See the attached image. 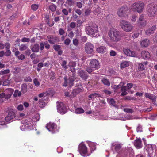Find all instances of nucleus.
<instances>
[{
	"instance_id": "obj_22",
	"label": "nucleus",
	"mask_w": 157,
	"mask_h": 157,
	"mask_svg": "<svg viewBox=\"0 0 157 157\" xmlns=\"http://www.w3.org/2000/svg\"><path fill=\"white\" fill-rule=\"evenodd\" d=\"M31 49L33 52H37L40 49V46L38 44H36L31 46Z\"/></svg>"
},
{
	"instance_id": "obj_36",
	"label": "nucleus",
	"mask_w": 157,
	"mask_h": 157,
	"mask_svg": "<svg viewBox=\"0 0 157 157\" xmlns=\"http://www.w3.org/2000/svg\"><path fill=\"white\" fill-rule=\"evenodd\" d=\"M152 100V103L155 105L157 106V97L154 95L153 98L151 100Z\"/></svg>"
},
{
	"instance_id": "obj_23",
	"label": "nucleus",
	"mask_w": 157,
	"mask_h": 157,
	"mask_svg": "<svg viewBox=\"0 0 157 157\" xmlns=\"http://www.w3.org/2000/svg\"><path fill=\"white\" fill-rule=\"evenodd\" d=\"M134 145L138 148H141L142 147L141 140L140 139H139L136 140L134 143Z\"/></svg>"
},
{
	"instance_id": "obj_52",
	"label": "nucleus",
	"mask_w": 157,
	"mask_h": 157,
	"mask_svg": "<svg viewBox=\"0 0 157 157\" xmlns=\"http://www.w3.org/2000/svg\"><path fill=\"white\" fill-rule=\"evenodd\" d=\"M117 54L116 52L114 51L111 50L110 52V55L112 56H114Z\"/></svg>"
},
{
	"instance_id": "obj_2",
	"label": "nucleus",
	"mask_w": 157,
	"mask_h": 157,
	"mask_svg": "<svg viewBox=\"0 0 157 157\" xmlns=\"http://www.w3.org/2000/svg\"><path fill=\"white\" fill-rule=\"evenodd\" d=\"M75 73H69V77L65 76L64 78V81L63 86L65 87L69 85V86H73L74 82L75 79Z\"/></svg>"
},
{
	"instance_id": "obj_43",
	"label": "nucleus",
	"mask_w": 157,
	"mask_h": 157,
	"mask_svg": "<svg viewBox=\"0 0 157 157\" xmlns=\"http://www.w3.org/2000/svg\"><path fill=\"white\" fill-rule=\"evenodd\" d=\"M154 95L153 94H150L149 93H145V96L146 97L148 98L149 99L151 100Z\"/></svg>"
},
{
	"instance_id": "obj_64",
	"label": "nucleus",
	"mask_w": 157,
	"mask_h": 157,
	"mask_svg": "<svg viewBox=\"0 0 157 157\" xmlns=\"http://www.w3.org/2000/svg\"><path fill=\"white\" fill-rule=\"evenodd\" d=\"M76 6L79 8H81L82 7V4L80 2H77L76 4Z\"/></svg>"
},
{
	"instance_id": "obj_29",
	"label": "nucleus",
	"mask_w": 157,
	"mask_h": 157,
	"mask_svg": "<svg viewBox=\"0 0 157 157\" xmlns=\"http://www.w3.org/2000/svg\"><path fill=\"white\" fill-rule=\"evenodd\" d=\"M102 82L105 85L107 86L110 85V83L109 81L107 78H103L101 80Z\"/></svg>"
},
{
	"instance_id": "obj_60",
	"label": "nucleus",
	"mask_w": 157,
	"mask_h": 157,
	"mask_svg": "<svg viewBox=\"0 0 157 157\" xmlns=\"http://www.w3.org/2000/svg\"><path fill=\"white\" fill-rule=\"evenodd\" d=\"M31 51L29 49H27L25 52V54L26 56H29V55L31 54Z\"/></svg>"
},
{
	"instance_id": "obj_9",
	"label": "nucleus",
	"mask_w": 157,
	"mask_h": 157,
	"mask_svg": "<svg viewBox=\"0 0 157 157\" xmlns=\"http://www.w3.org/2000/svg\"><path fill=\"white\" fill-rule=\"evenodd\" d=\"M128 11V9L127 7H122L119 10L117 13L120 17H125L127 15Z\"/></svg>"
},
{
	"instance_id": "obj_24",
	"label": "nucleus",
	"mask_w": 157,
	"mask_h": 157,
	"mask_svg": "<svg viewBox=\"0 0 157 157\" xmlns=\"http://www.w3.org/2000/svg\"><path fill=\"white\" fill-rule=\"evenodd\" d=\"M100 96V94L95 93L90 94L88 96V97L89 98H90V99H89V100H93L95 98H96L97 97H99Z\"/></svg>"
},
{
	"instance_id": "obj_1",
	"label": "nucleus",
	"mask_w": 157,
	"mask_h": 157,
	"mask_svg": "<svg viewBox=\"0 0 157 157\" xmlns=\"http://www.w3.org/2000/svg\"><path fill=\"white\" fill-rule=\"evenodd\" d=\"M108 34L109 36L110 37L111 41L115 43L120 41L121 37L124 36L121 32L116 29H114L112 31H109Z\"/></svg>"
},
{
	"instance_id": "obj_38",
	"label": "nucleus",
	"mask_w": 157,
	"mask_h": 157,
	"mask_svg": "<svg viewBox=\"0 0 157 157\" xmlns=\"http://www.w3.org/2000/svg\"><path fill=\"white\" fill-rule=\"evenodd\" d=\"M84 110L82 108H78L75 110V113L77 114L82 113H84Z\"/></svg>"
},
{
	"instance_id": "obj_39",
	"label": "nucleus",
	"mask_w": 157,
	"mask_h": 157,
	"mask_svg": "<svg viewBox=\"0 0 157 157\" xmlns=\"http://www.w3.org/2000/svg\"><path fill=\"white\" fill-rule=\"evenodd\" d=\"M10 71L9 69H6L4 70H2L0 71V74L1 75H3L9 73Z\"/></svg>"
},
{
	"instance_id": "obj_14",
	"label": "nucleus",
	"mask_w": 157,
	"mask_h": 157,
	"mask_svg": "<svg viewBox=\"0 0 157 157\" xmlns=\"http://www.w3.org/2000/svg\"><path fill=\"white\" fill-rule=\"evenodd\" d=\"M78 74L79 76L84 80L86 81L89 77L87 72L84 70L78 71Z\"/></svg>"
},
{
	"instance_id": "obj_48",
	"label": "nucleus",
	"mask_w": 157,
	"mask_h": 157,
	"mask_svg": "<svg viewBox=\"0 0 157 157\" xmlns=\"http://www.w3.org/2000/svg\"><path fill=\"white\" fill-rule=\"evenodd\" d=\"M33 81L36 86L38 87L39 86L40 84V82L38 81V79L37 78H34Z\"/></svg>"
},
{
	"instance_id": "obj_35",
	"label": "nucleus",
	"mask_w": 157,
	"mask_h": 157,
	"mask_svg": "<svg viewBox=\"0 0 157 157\" xmlns=\"http://www.w3.org/2000/svg\"><path fill=\"white\" fill-rule=\"evenodd\" d=\"M29 122L28 123L27 122H25L23 124V125L21 126L22 127H24V128L25 129H28L30 128V127L31 126V125H30V124H29Z\"/></svg>"
},
{
	"instance_id": "obj_40",
	"label": "nucleus",
	"mask_w": 157,
	"mask_h": 157,
	"mask_svg": "<svg viewBox=\"0 0 157 157\" xmlns=\"http://www.w3.org/2000/svg\"><path fill=\"white\" fill-rule=\"evenodd\" d=\"M115 149L117 152L119 151L121 148V146L120 144H115Z\"/></svg>"
},
{
	"instance_id": "obj_42",
	"label": "nucleus",
	"mask_w": 157,
	"mask_h": 157,
	"mask_svg": "<svg viewBox=\"0 0 157 157\" xmlns=\"http://www.w3.org/2000/svg\"><path fill=\"white\" fill-rule=\"evenodd\" d=\"M78 94L77 93L75 90L74 89L72 91L71 94L70 95V96H71V98H73L74 97H75Z\"/></svg>"
},
{
	"instance_id": "obj_63",
	"label": "nucleus",
	"mask_w": 157,
	"mask_h": 157,
	"mask_svg": "<svg viewBox=\"0 0 157 157\" xmlns=\"http://www.w3.org/2000/svg\"><path fill=\"white\" fill-rule=\"evenodd\" d=\"M62 12L65 15H68V12L67 10L66 9H63L62 10Z\"/></svg>"
},
{
	"instance_id": "obj_45",
	"label": "nucleus",
	"mask_w": 157,
	"mask_h": 157,
	"mask_svg": "<svg viewBox=\"0 0 157 157\" xmlns=\"http://www.w3.org/2000/svg\"><path fill=\"white\" fill-rule=\"evenodd\" d=\"M53 47L55 50L58 51L60 50L61 46L60 45L55 44L53 45Z\"/></svg>"
},
{
	"instance_id": "obj_55",
	"label": "nucleus",
	"mask_w": 157,
	"mask_h": 157,
	"mask_svg": "<svg viewBox=\"0 0 157 157\" xmlns=\"http://www.w3.org/2000/svg\"><path fill=\"white\" fill-rule=\"evenodd\" d=\"M139 24L142 26H144L146 25V22L145 20H143L141 21H138Z\"/></svg>"
},
{
	"instance_id": "obj_41",
	"label": "nucleus",
	"mask_w": 157,
	"mask_h": 157,
	"mask_svg": "<svg viewBox=\"0 0 157 157\" xmlns=\"http://www.w3.org/2000/svg\"><path fill=\"white\" fill-rule=\"evenodd\" d=\"M138 68L140 71H142L144 69V67L143 64L139 63L138 65Z\"/></svg>"
},
{
	"instance_id": "obj_32",
	"label": "nucleus",
	"mask_w": 157,
	"mask_h": 157,
	"mask_svg": "<svg viewBox=\"0 0 157 157\" xmlns=\"http://www.w3.org/2000/svg\"><path fill=\"white\" fill-rule=\"evenodd\" d=\"M116 102L113 99L111 98L109 100V103L112 106H113L115 107H117V105L116 104Z\"/></svg>"
},
{
	"instance_id": "obj_19",
	"label": "nucleus",
	"mask_w": 157,
	"mask_h": 157,
	"mask_svg": "<svg viewBox=\"0 0 157 157\" xmlns=\"http://www.w3.org/2000/svg\"><path fill=\"white\" fill-rule=\"evenodd\" d=\"M142 57L144 59H147L150 58V55L149 52L146 51H143L141 52Z\"/></svg>"
},
{
	"instance_id": "obj_53",
	"label": "nucleus",
	"mask_w": 157,
	"mask_h": 157,
	"mask_svg": "<svg viewBox=\"0 0 157 157\" xmlns=\"http://www.w3.org/2000/svg\"><path fill=\"white\" fill-rule=\"evenodd\" d=\"M25 56L23 54H21L20 56H18V59L19 60H22L25 59Z\"/></svg>"
},
{
	"instance_id": "obj_7",
	"label": "nucleus",
	"mask_w": 157,
	"mask_h": 157,
	"mask_svg": "<svg viewBox=\"0 0 157 157\" xmlns=\"http://www.w3.org/2000/svg\"><path fill=\"white\" fill-rule=\"evenodd\" d=\"M15 117V111L13 109H10L8 112V115L5 117V120L6 121L9 122L11 120L13 121Z\"/></svg>"
},
{
	"instance_id": "obj_8",
	"label": "nucleus",
	"mask_w": 157,
	"mask_h": 157,
	"mask_svg": "<svg viewBox=\"0 0 157 157\" xmlns=\"http://www.w3.org/2000/svg\"><path fill=\"white\" fill-rule=\"evenodd\" d=\"M57 109L58 112L61 114H65L66 112V107L63 103L57 102Z\"/></svg>"
},
{
	"instance_id": "obj_27",
	"label": "nucleus",
	"mask_w": 157,
	"mask_h": 157,
	"mask_svg": "<svg viewBox=\"0 0 157 157\" xmlns=\"http://www.w3.org/2000/svg\"><path fill=\"white\" fill-rule=\"evenodd\" d=\"M106 50L105 47L104 46H101L98 48L96 49V51L98 53L104 52Z\"/></svg>"
},
{
	"instance_id": "obj_49",
	"label": "nucleus",
	"mask_w": 157,
	"mask_h": 157,
	"mask_svg": "<svg viewBox=\"0 0 157 157\" xmlns=\"http://www.w3.org/2000/svg\"><path fill=\"white\" fill-rule=\"evenodd\" d=\"M38 6L36 4H33L31 6V8L34 11H36L38 8Z\"/></svg>"
},
{
	"instance_id": "obj_61",
	"label": "nucleus",
	"mask_w": 157,
	"mask_h": 157,
	"mask_svg": "<svg viewBox=\"0 0 157 157\" xmlns=\"http://www.w3.org/2000/svg\"><path fill=\"white\" fill-rule=\"evenodd\" d=\"M70 71L72 72V73H75V74L76 69L75 68L70 66Z\"/></svg>"
},
{
	"instance_id": "obj_59",
	"label": "nucleus",
	"mask_w": 157,
	"mask_h": 157,
	"mask_svg": "<svg viewBox=\"0 0 157 157\" xmlns=\"http://www.w3.org/2000/svg\"><path fill=\"white\" fill-rule=\"evenodd\" d=\"M44 46L45 48L47 49H48L50 48V45L47 42H44Z\"/></svg>"
},
{
	"instance_id": "obj_15",
	"label": "nucleus",
	"mask_w": 157,
	"mask_h": 157,
	"mask_svg": "<svg viewBox=\"0 0 157 157\" xmlns=\"http://www.w3.org/2000/svg\"><path fill=\"white\" fill-rule=\"evenodd\" d=\"M14 92L13 89L11 88H7L4 91L6 95V99L8 100L11 98Z\"/></svg>"
},
{
	"instance_id": "obj_21",
	"label": "nucleus",
	"mask_w": 157,
	"mask_h": 157,
	"mask_svg": "<svg viewBox=\"0 0 157 157\" xmlns=\"http://www.w3.org/2000/svg\"><path fill=\"white\" fill-rule=\"evenodd\" d=\"M46 128L49 131H52L56 128V125L53 123H49L47 125Z\"/></svg>"
},
{
	"instance_id": "obj_11",
	"label": "nucleus",
	"mask_w": 157,
	"mask_h": 157,
	"mask_svg": "<svg viewBox=\"0 0 157 157\" xmlns=\"http://www.w3.org/2000/svg\"><path fill=\"white\" fill-rule=\"evenodd\" d=\"M85 50L88 54L92 53L93 51L94 47L93 45L90 43H86L85 45Z\"/></svg>"
},
{
	"instance_id": "obj_54",
	"label": "nucleus",
	"mask_w": 157,
	"mask_h": 157,
	"mask_svg": "<svg viewBox=\"0 0 157 157\" xmlns=\"http://www.w3.org/2000/svg\"><path fill=\"white\" fill-rule=\"evenodd\" d=\"M73 43L74 45L77 46L78 44V41L77 39H74L73 41Z\"/></svg>"
},
{
	"instance_id": "obj_57",
	"label": "nucleus",
	"mask_w": 157,
	"mask_h": 157,
	"mask_svg": "<svg viewBox=\"0 0 157 157\" xmlns=\"http://www.w3.org/2000/svg\"><path fill=\"white\" fill-rule=\"evenodd\" d=\"M24 81L25 82H31L32 79L30 77H26L24 79Z\"/></svg>"
},
{
	"instance_id": "obj_10",
	"label": "nucleus",
	"mask_w": 157,
	"mask_h": 157,
	"mask_svg": "<svg viewBox=\"0 0 157 157\" xmlns=\"http://www.w3.org/2000/svg\"><path fill=\"white\" fill-rule=\"evenodd\" d=\"M48 39V41L51 44H54L55 43L59 41L58 37L53 35H48L47 36Z\"/></svg>"
},
{
	"instance_id": "obj_20",
	"label": "nucleus",
	"mask_w": 157,
	"mask_h": 157,
	"mask_svg": "<svg viewBox=\"0 0 157 157\" xmlns=\"http://www.w3.org/2000/svg\"><path fill=\"white\" fill-rule=\"evenodd\" d=\"M140 44L142 47H146L149 44V40L147 39H144L141 42Z\"/></svg>"
},
{
	"instance_id": "obj_33",
	"label": "nucleus",
	"mask_w": 157,
	"mask_h": 157,
	"mask_svg": "<svg viewBox=\"0 0 157 157\" xmlns=\"http://www.w3.org/2000/svg\"><path fill=\"white\" fill-rule=\"evenodd\" d=\"M27 48V46L26 44H22L19 46V50L21 51H23L26 50Z\"/></svg>"
},
{
	"instance_id": "obj_16",
	"label": "nucleus",
	"mask_w": 157,
	"mask_h": 157,
	"mask_svg": "<svg viewBox=\"0 0 157 157\" xmlns=\"http://www.w3.org/2000/svg\"><path fill=\"white\" fill-rule=\"evenodd\" d=\"M123 52L127 56L132 57H135L136 55L135 52L131 51L128 49L124 48Z\"/></svg>"
},
{
	"instance_id": "obj_51",
	"label": "nucleus",
	"mask_w": 157,
	"mask_h": 157,
	"mask_svg": "<svg viewBox=\"0 0 157 157\" xmlns=\"http://www.w3.org/2000/svg\"><path fill=\"white\" fill-rule=\"evenodd\" d=\"M30 40V39L28 38L24 37L22 40L21 41L23 42H29Z\"/></svg>"
},
{
	"instance_id": "obj_5",
	"label": "nucleus",
	"mask_w": 157,
	"mask_h": 157,
	"mask_svg": "<svg viewBox=\"0 0 157 157\" xmlns=\"http://www.w3.org/2000/svg\"><path fill=\"white\" fill-rule=\"evenodd\" d=\"M120 25L122 29L126 32H130L133 28L132 25L126 21H121L120 23Z\"/></svg>"
},
{
	"instance_id": "obj_12",
	"label": "nucleus",
	"mask_w": 157,
	"mask_h": 157,
	"mask_svg": "<svg viewBox=\"0 0 157 157\" xmlns=\"http://www.w3.org/2000/svg\"><path fill=\"white\" fill-rule=\"evenodd\" d=\"M147 152L149 157H152L153 155L154 151L155 150L154 146L151 145H148L146 149Z\"/></svg>"
},
{
	"instance_id": "obj_3",
	"label": "nucleus",
	"mask_w": 157,
	"mask_h": 157,
	"mask_svg": "<svg viewBox=\"0 0 157 157\" xmlns=\"http://www.w3.org/2000/svg\"><path fill=\"white\" fill-rule=\"evenodd\" d=\"M85 30L86 33L88 35L95 37L97 35L95 33L98 31V28L96 24H94L93 26H86Z\"/></svg>"
},
{
	"instance_id": "obj_37",
	"label": "nucleus",
	"mask_w": 157,
	"mask_h": 157,
	"mask_svg": "<svg viewBox=\"0 0 157 157\" xmlns=\"http://www.w3.org/2000/svg\"><path fill=\"white\" fill-rule=\"evenodd\" d=\"M66 3L69 6L73 5L75 4V2L73 0H67Z\"/></svg>"
},
{
	"instance_id": "obj_17",
	"label": "nucleus",
	"mask_w": 157,
	"mask_h": 157,
	"mask_svg": "<svg viewBox=\"0 0 157 157\" xmlns=\"http://www.w3.org/2000/svg\"><path fill=\"white\" fill-rule=\"evenodd\" d=\"M78 150L80 153L85 155L87 152V148L86 146L83 144H81L79 145Z\"/></svg>"
},
{
	"instance_id": "obj_18",
	"label": "nucleus",
	"mask_w": 157,
	"mask_h": 157,
	"mask_svg": "<svg viewBox=\"0 0 157 157\" xmlns=\"http://www.w3.org/2000/svg\"><path fill=\"white\" fill-rule=\"evenodd\" d=\"M156 28L155 25L152 26L151 28H149L147 29L145 31L146 34L147 35H150L154 32Z\"/></svg>"
},
{
	"instance_id": "obj_62",
	"label": "nucleus",
	"mask_w": 157,
	"mask_h": 157,
	"mask_svg": "<svg viewBox=\"0 0 157 157\" xmlns=\"http://www.w3.org/2000/svg\"><path fill=\"white\" fill-rule=\"evenodd\" d=\"M17 109L20 111L22 110L23 109V106L21 104L19 105L17 107Z\"/></svg>"
},
{
	"instance_id": "obj_4",
	"label": "nucleus",
	"mask_w": 157,
	"mask_h": 157,
	"mask_svg": "<svg viewBox=\"0 0 157 157\" xmlns=\"http://www.w3.org/2000/svg\"><path fill=\"white\" fill-rule=\"evenodd\" d=\"M147 13L150 17H153L155 15V13L157 11V6L154 4H151L148 5L147 8Z\"/></svg>"
},
{
	"instance_id": "obj_56",
	"label": "nucleus",
	"mask_w": 157,
	"mask_h": 157,
	"mask_svg": "<svg viewBox=\"0 0 157 157\" xmlns=\"http://www.w3.org/2000/svg\"><path fill=\"white\" fill-rule=\"evenodd\" d=\"M70 42V40L69 38H67L65 40L64 43L66 45H68Z\"/></svg>"
},
{
	"instance_id": "obj_26",
	"label": "nucleus",
	"mask_w": 157,
	"mask_h": 157,
	"mask_svg": "<svg viewBox=\"0 0 157 157\" xmlns=\"http://www.w3.org/2000/svg\"><path fill=\"white\" fill-rule=\"evenodd\" d=\"M21 91L24 94L27 91V85L26 83L23 84L21 86Z\"/></svg>"
},
{
	"instance_id": "obj_44",
	"label": "nucleus",
	"mask_w": 157,
	"mask_h": 157,
	"mask_svg": "<svg viewBox=\"0 0 157 157\" xmlns=\"http://www.w3.org/2000/svg\"><path fill=\"white\" fill-rule=\"evenodd\" d=\"M67 63V61L64 60L63 61L61 64V66L62 67L65 69H66L68 68L67 66L66 65Z\"/></svg>"
},
{
	"instance_id": "obj_50",
	"label": "nucleus",
	"mask_w": 157,
	"mask_h": 157,
	"mask_svg": "<svg viewBox=\"0 0 157 157\" xmlns=\"http://www.w3.org/2000/svg\"><path fill=\"white\" fill-rule=\"evenodd\" d=\"M92 68L90 67H87L86 69V71H87L90 74L94 71L92 69Z\"/></svg>"
},
{
	"instance_id": "obj_34",
	"label": "nucleus",
	"mask_w": 157,
	"mask_h": 157,
	"mask_svg": "<svg viewBox=\"0 0 157 157\" xmlns=\"http://www.w3.org/2000/svg\"><path fill=\"white\" fill-rule=\"evenodd\" d=\"M56 6L53 4L49 6V9L52 12H54L56 10Z\"/></svg>"
},
{
	"instance_id": "obj_13",
	"label": "nucleus",
	"mask_w": 157,
	"mask_h": 157,
	"mask_svg": "<svg viewBox=\"0 0 157 157\" xmlns=\"http://www.w3.org/2000/svg\"><path fill=\"white\" fill-rule=\"evenodd\" d=\"M89 65L91 67L94 68L96 69L99 67V62L96 59L91 60L89 63Z\"/></svg>"
},
{
	"instance_id": "obj_58",
	"label": "nucleus",
	"mask_w": 157,
	"mask_h": 157,
	"mask_svg": "<svg viewBox=\"0 0 157 157\" xmlns=\"http://www.w3.org/2000/svg\"><path fill=\"white\" fill-rule=\"evenodd\" d=\"M46 104L44 102H41L39 103V105L40 107H44Z\"/></svg>"
},
{
	"instance_id": "obj_46",
	"label": "nucleus",
	"mask_w": 157,
	"mask_h": 157,
	"mask_svg": "<svg viewBox=\"0 0 157 157\" xmlns=\"http://www.w3.org/2000/svg\"><path fill=\"white\" fill-rule=\"evenodd\" d=\"M124 111L126 113H132L133 112V111L132 109L129 108H124Z\"/></svg>"
},
{
	"instance_id": "obj_28",
	"label": "nucleus",
	"mask_w": 157,
	"mask_h": 157,
	"mask_svg": "<svg viewBox=\"0 0 157 157\" xmlns=\"http://www.w3.org/2000/svg\"><path fill=\"white\" fill-rule=\"evenodd\" d=\"M129 65V63L128 61H124L122 62L121 64V68H125Z\"/></svg>"
},
{
	"instance_id": "obj_25",
	"label": "nucleus",
	"mask_w": 157,
	"mask_h": 157,
	"mask_svg": "<svg viewBox=\"0 0 157 157\" xmlns=\"http://www.w3.org/2000/svg\"><path fill=\"white\" fill-rule=\"evenodd\" d=\"M76 86L78 87V88L75 89V90L76 91L77 93L78 94H79L81 92L82 89L83 88V87L81 84L80 83L77 84L76 85Z\"/></svg>"
},
{
	"instance_id": "obj_6",
	"label": "nucleus",
	"mask_w": 157,
	"mask_h": 157,
	"mask_svg": "<svg viewBox=\"0 0 157 157\" xmlns=\"http://www.w3.org/2000/svg\"><path fill=\"white\" fill-rule=\"evenodd\" d=\"M144 7V4L141 2L134 3L132 6V8L134 11L140 13L141 12Z\"/></svg>"
},
{
	"instance_id": "obj_47",
	"label": "nucleus",
	"mask_w": 157,
	"mask_h": 157,
	"mask_svg": "<svg viewBox=\"0 0 157 157\" xmlns=\"http://www.w3.org/2000/svg\"><path fill=\"white\" fill-rule=\"evenodd\" d=\"M6 51L5 52L4 55L6 56H9L11 54V52L10 49H6Z\"/></svg>"
},
{
	"instance_id": "obj_30",
	"label": "nucleus",
	"mask_w": 157,
	"mask_h": 157,
	"mask_svg": "<svg viewBox=\"0 0 157 157\" xmlns=\"http://www.w3.org/2000/svg\"><path fill=\"white\" fill-rule=\"evenodd\" d=\"M21 92L19 91L18 90H16L14 91L13 96L15 98L17 96L20 97L21 96Z\"/></svg>"
},
{
	"instance_id": "obj_31",
	"label": "nucleus",
	"mask_w": 157,
	"mask_h": 157,
	"mask_svg": "<svg viewBox=\"0 0 157 157\" xmlns=\"http://www.w3.org/2000/svg\"><path fill=\"white\" fill-rule=\"evenodd\" d=\"M124 83H123L120 82V83L117 85H114L113 86L112 88L114 89L117 90L122 87Z\"/></svg>"
}]
</instances>
